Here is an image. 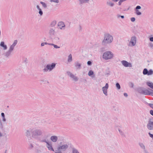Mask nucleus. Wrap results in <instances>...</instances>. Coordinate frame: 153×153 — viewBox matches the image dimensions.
Instances as JSON below:
<instances>
[{"instance_id": "f257e3e1", "label": "nucleus", "mask_w": 153, "mask_h": 153, "mask_svg": "<svg viewBox=\"0 0 153 153\" xmlns=\"http://www.w3.org/2000/svg\"><path fill=\"white\" fill-rule=\"evenodd\" d=\"M42 130L36 128H30L27 129L25 132V136L28 138L31 137L36 140L43 135Z\"/></svg>"}, {"instance_id": "f03ea898", "label": "nucleus", "mask_w": 153, "mask_h": 153, "mask_svg": "<svg viewBox=\"0 0 153 153\" xmlns=\"http://www.w3.org/2000/svg\"><path fill=\"white\" fill-rule=\"evenodd\" d=\"M113 40V36L110 34L106 33L104 34V39L102 42L103 45H106L111 43Z\"/></svg>"}, {"instance_id": "7ed1b4c3", "label": "nucleus", "mask_w": 153, "mask_h": 153, "mask_svg": "<svg viewBox=\"0 0 153 153\" xmlns=\"http://www.w3.org/2000/svg\"><path fill=\"white\" fill-rule=\"evenodd\" d=\"M69 144H63L62 142L60 143V145H59L57 148L56 151L61 152L65 151L68 148Z\"/></svg>"}, {"instance_id": "20e7f679", "label": "nucleus", "mask_w": 153, "mask_h": 153, "mask_svg": "<svg viewBox=\"0 0 153 153\" xmlns=\"http://www.w3.org/2000/svg\"><path fill=\"white\" fill-rule=\"evenodd\" d=\"M113 56V54L111 52L107 51L103 53L102 58L105 60H108L112 58Z\"/></svg>"}, {"instance_id": "39448f33", "label": "nucleus", "mask_w": 153, "mask_h": 153, "mask_svg": "<svg viewBox=\"0 0 153 153\" xmlns=\"http://www.w3.org/2000/svg\"><path fill=\"white\" fill-rule=\"evenodd\" d=\"M56 65V64L54 63H53L51 64H48L45 68L43 69V71L44 72H47L48 70L51 71L55 68Z\"/></svg>"}, {"instance_id": "423d86ee", "label": "nucleus", "mask_w": 153, "mask_h": 153, "mask_svg": "<svg viewBox=\"0 0 153 153\" xmlns=\"http://www.w3.org/2000/svg\"><path fill=\"white\" fill-rule=\"evenodd\" d=\"M143 73L145 75H152L153 74V70L152 69H150L148 71L146 68H145L143 69Z\"/></svg>"}, {"instance_id": "0eeeda50", "label": "nucleus", "mask_w": 153, "mask_h": 153, "mask_svg": "<svg viewBox=\"0 0 153 153\" xmlns=\"http://www.w3.org/2000/svg\"><path fill=\"white\" fill-rule=\"evenodd\" d=\"M67 73L68 75L69 76L71 79L72 80L76 82L78 80V78L75 75L73 74L72 73L69 71H67Z\"/></svg>"}, {"instance_id": "6e6552de", "label": "nucleus", "mask_w": 153, "mask_h": 153, "mask_svg": "<svg viewBox=\"0 0 153 153\" xmlns=\"http://www.w3.org/2000/svg\"><path fill=\"white\" fill-rule=\"evenodd\" d=\"M55 29L54 28L50 27L49 30V34L51 39L55 34Z\"/></svg>"}, {"instance_id": "1a4fd4ad", "label": "nucleus", "mask_w": 153, "mask_h": 153, "mask_svg": "<svg viewBox=\"0 0 153 153\" xmlns=\"http://www.w3.org/2000/svg\"><path fill=\"white\" fill-rule=\"evenodd\" d=\"M122 64L125 67H132V65L131 63H129L125 60H123L121 61Z\"/></svg>"}, {"instance_id": "9d476101", "label": "nucleus", "mask_w": 153, "mask_h": 153, "mask_svg": "<svg viewBox=\"0 0 153 153\" xmlns=\"http://www.w3.org/2000/svg\"><path fill=\"white\" fill-rule=\"evenodd\" d=\"M108 88V83L105 84V86L102 88V90L103 94L106 96L108 95L107 89Z\"/></svg>"}, {"instance_id": "9b49d317", "label": "nucleus", "mask_w": 153, "mask_h": 153, "mask_svg": "<svg viewBox=\"0 0 153 153\" xmlns=\"http://www.w3.org/2000/svg\"><path fill=\"white\" fill-rule=\"evenodd\" d=\"M147 128L149 130L153 129V122L149 120L147 125Z\"/></svg>"}, {"instance_id": "f8f14e48", "label": "nucleus", "mask_w": 153, "mask_h": 153, "mask_svg": "<svg viewBox=\"0 0 153 153\" xmlns=\"http://www.w3.org/2000/svg\"><path fill=\"white\" fill-rule=\"evenodd\" d=\"M141 8V7L139 5L137 6L136 8H135V13L137 15H140L141 14V13L138 10V9H140Z\"/></svg>"}, {"instance_id": "ddd939ff", "label": "nucleus", "mask_w": 153, "mask_h": 153, "mask_svg": "<svg viewBox=\"0 0 153 153\" xmlns=\"http://www.w3.org/2000/svg\"><path fill=\"white\" fill-rule=\"evenodd\" d=\"M46 147L49 150L53 152H54L55 151L53 149L52 143H51L48 142L46 144Z\"/></svg>"}, {"instance_id": "4468645a", "label": "nucleus", "mask_w": 153, "mask_h": 153, "mask_svg": "<svg viewBox=\"0 0 153 153\" xmlns=\"http://www.w3.org/2000/svg\"><path fill=\"white\" fill-rule=\"evenodd\" d=\"M58 26L59 27V28L61 29H64L65 25L63 22H60L58 23Z\"/></svg>"}, {"instance_id": "2eb2a0df", "label": "nucleus", "mask_w": 153, "mask_h": 153, "mask_svg": "<svg viewBox=\"0 0 153 153\" xmlns=\"http://www.w3.org/2000/svg\"><path fill=\"white\" fill-rule=\"evenodd\" d=\"M136 41V38L135 36H133L131 38L130 43H131L133 46L135 45Z\"/></svg>"}, {"instance_id": "dca6fc26", "label": "nucleus", "mask_w": 153, "mask_h": 153, "mask_svg": "<svg viewBox=\"0 0 153 153\" xmlns=\"http://www.w3.org/2000/svg\"><path fill=\"white\" fill-rule=\"evenodd\" d=\"M58 137L57 136L55 135L52 136L51 137L50 140L53 142H56L58 140Z\"/></svg>"}, {"instance_id": "f3484780", "label": "nucleus", "mask_w": 153, "mask_h": 153, "mask_svg": "<svg viewBox=\"0 0 153 153\" xmlns=\"http://www.w3.org/2000/svg\"><path fill=\"white\" fill-rule=\"evenodd\" d=\"M81 64L79 63L78 61L76 62H75V66L77 69H80L81 68Z\"/></svg>"}, {"instance_id": "a211bd4d", "label": "nucleus", "mask_w": 153, "mask_h": 153, "mask_svg": "<svg viewBox=\"0 0 153 153\" xmlns=\"http://www.w3.org/2000/svg\"><path fill=\"white\" fill-rule=\"evenodd\" d=\"M12 52V51L9 49L7 51L4 53L3 54L6 57H8L10 55Z\"/></svg>"}, {"instance_id": "6ab92c4d", "label": "nucleus", "mask_w": 153, "mask_h": 153, "mask_svg": "<svg viewBox=\"0 0 153 153\" xmlns=\"http://www.w3.org/2000/svg\"><path fill=\"white\" fill-rule=\"evenodd\" d=\"M150 89H149V90H148L144 88L143 94L149 95L150 91Z\"/></svg>"}, {"instance_id": "aec40b11", "label": "nucleus", "mask_w": 153, "mask_h": 153, "mask_svg": "<svg viewBox=\"0 0 153 153\" xmlns=\"http://www.w3.org/2000/svg\"><path fill=\"white\" fill-rule=\"evenodd\" d=\"M106 4L108 6L111 7H113L114 5V3L109 0H108L107 1Z\"/></svg>"}, {"instance_id": "412c9836", "label": "nucleus", "mask_w": 153, "mask_h": 153, "mask_svg": "<svg viewBox=\"0 0 153 153\" xmlns=\"http://www.w3.org/2000/svg\"><path fill=\"white\" fill-rule=\"evenodd\" d=\"M0 46L3 48V49L4 50H6L7 49V46L4 44V42H1Z\"/></svg>"}, {"instance_id": "4be33fe9", "label": "nucleus", "mask_w": 153, "mask_h": 153, "mask_svg": "<svg viewBox=\"0 0 153 153\" xmlns=\"http://www.w3.org/2000/svg\"><path fill=\"white\" fill-rule=\"evenodd\" d=\"M143 89L144 88L140 87L137 88V91L139 93L143 94Z\"/></svg>"}, {"instance_id": "5701e85b", "label": "nucleus", "mask_w": 153, "mask_h": 153, "mask_svg": "<svg viewBox=\"0 0 153 153\" xmlns=\"http://www.w3.org/2000/svg\"><path fill=\"white\" fill-rule=\"evenodd\" d=\"M52 41L53 42H59V38L58 37H55L54 38H53V37H52Z\"/></svg>"}, {"instance_id": "b1692460", "label": "nucleus", "mask_w": 153, "mask_h": 153, "mask_svg": "<svg viewBox=\"0 0 153 153\" xmlns=\"http://www.w3.org/2000/svg\"><path fill=\"white\" fill-rule=\"evenodd\" d=\"M147 85L151 89H153V83L151 82H146Z\"/></svg>"}, {"instance_id": "393cba45", "label": "nucleus", "mask_w": 153, "mask_h": 153, "mask_svg": "<svg viewBox=\"0 0 153 153\" xmlns=\"http://www.w3.org/2000/svg\"><path fill=\"white\" fill-rule=\"evenodd\" d=\"M79 4H82L84 3L88 2L89 0H79Z\"/></svg>"}, {"instance_id": "a878e982", "label": "nucleus", "mask_w": 153, "mask_h": 153, "mask_svg": "<svg viewBox=\"0 0 153 153\" xmlns=\"http://www.w3.org/2000/svg\"><path fill=\"white\" fill-rule=\"evenodd\" d=\"M1 116L2 117V120L3 122H5L6 121V119L5 118L4 114L2 112L1 114Z\"/></svg>"}, {"instance_id": "bb28decb", "label": "nucleus", "mask_w": 153, "mask_h": 153, "mask_svg": "<svg viewBox=\"0 0 153 153\" xmlns=\"http://www.w3.org/2000/svg\"><path fill=\"white\" fill-rule=\"evenodd\" d=\"M41 146H39L36 150V153H42V150L41 149Z\"/></svg>"}, {"instance_id": "cd10ccee", "label": "nucleus", "mask_w": 153, "mask_h": 153, "mask_svg": "<svg viewBox=\"0 0 153 153\" xmlns=\"http://www.w3.org/2000/svg\"><path fill=\"white\" fill-rule=\"evenodd\" d=\"M139 145L144 150L146 149L144 145L142 143H139Z\"/></svg>"}, {"instance_id": "c85d7f7f", "label": "nucleus", "mask_w": 153, "mask_h": 153, "mask_svg": "<svg viewBox=\"0 0 153 153\" xmlns=\"http://www.w3.org/2000/svg\"><path fill=\"white\" fill-rule=\"evenodd\" d=\"M72 61V56L71 54H70L68 57V62H71Z\"/></svg>"}, {"instance_id": "c756f323", "label": "nucleus", "mask_w": 153, "mask_h": 153, "mask_svg": "<svg viewBox=\"0 0 153 153\" xmlns=\"http://www.w3.org/2000/svg\"><path fill=\"white\" fill-rule=\"evenodd\" d=\"M56 21H53L52 22H51V25H50V27H54L55 25L56 24Z\"/></svg>"}, {"instance_id": "7c9ffc66", "label": "nucleus", "mask_w": 153, "mask_h": 153, "mask_svg": "<svg viewBox=\"0 0 153 153\" xmlns=\"http://www.w3.org/2000/svg\"><path fill=\"white\" fill-rule=\"evenodd\" d=\"M72 153H79L78 150L75 148H72Z\"/></svg>"}, {"instance_id": "2f4dec72", "label": "nucleus", "mask_w": 153, "mask_h": 153, "mask_svg": "<svg viewBox=\"0 0 153 153\" xmlns=\"http://www.w3.org/2000/svg\"><path fill=\"white\" fill-rule=\"evenodd\" d=\"M116 86L117 89L119 90L120 89V86L119 83L117 82L116 83Z\"/></svg>"}, {"instance_id": "473e14b6", "label": "nucleus", "mask_w": 153, "mask_h": 153, "mask_svg": "<svg viewBox=\"0 0 153 153\" xmlns=\"http://www.w3.org/2000/svg\"><path fill=\"white\" fill-rule=\"evenodd\" d=\"M15 47V46H14L12 45L10 46L9 49L13 51L14 50Z\"/></svg>"}, {"instance_id": "72a5a7b5", "label": "nucleus", "mask_w": 153, "mask_h": 153, "mask_svg": "<svg viewBox=\"0 0 153 153\" xmlns=\"http://www.w3.org/2000/svg\"><path fill=\"white\" fill-rule=\"evenodd\" d=\"M40 3L42 5V6L44 7L45 8L47 7L46 4L45 3L42 1H41Z\"/></svg>"}, {"instance_id": "f704fd0d", "label": "nucleus", "mask_w": 153, "mask_h": 153, "mask_svg": "<svg viewBox=\"0 0 153 153\" xmlns=\"http://www.w3.org/2000/svg\"><path fill=\"white\" fill-rule=\"evenodd\" d=\"M50 45H51L53 46L55 48H60V47L59 46H58L57 45H55L53 44L52 43Z\"/></svg>"}, {"instance_id": "c9c22d12", "label": "nucleus", "mask_w": 153, "mask_h": 153, "mask_svg": "<svg viewBox=\"0 0 153 153\" xmlns=\"http://www.w3.org/2000/svg\"><path fill=\"white\" fill-rule=\"evenodd\" d=\"M93 74L94 72L91 70L89 71L88 74V75L90 76H91L93 75Z\"/></svg>"}, {"instance_id": "e433bc0d", "label": "nucleus", "mask_w": 153, "mask_h": 153, "mask_svg": "<svg viewBox=\"0 0 153 153\" xmlns=\"http://www.w3.org/2000/svg\"><path fill=\"white\" fill-rule=\"evenodd\" d=\"M59 114H62V115L63 116V117L64 118H66V116H65L64 115V114L63 113V111H59Z\"/></svg>"}, {"instance_id": "4c0bfd02", "label": "nucleus", "mask_w": 153, "mask_h": 153, "mask_svg": "<svg viewBox=\"0 0 153 153\" xmlns=\"http://www.w3.org/2000/svg\"><path fill=\"white\" fill-rule=\"evenodd\" d=\"M150 91L149 95H151L153 96V90L151 89H150Z\"/></svg>"}, {"instance_id": "58836bf2", "label": "nucleus", "mask_w": 153, "mask_h": 153, "mask_svg": "<svg viewBox=\"0 0 153 153\" xmlns=\"http://www.w3.org/2000/svg\"><path fill=\"white\" fill-rule=\"evenodd\" d=\"M34 147L32 143H30L29 146L30 149H32Z\"/></svg>"}, {"instance_id": "ea45409f", "label": "nucleus", "mask_w": 153, "mask_h": 153, "mask_svg": "<svg viewBox=\"0 0 153 153\" xmlns=\"http://www.w3.org/2000/svg\"><path fill=\"white\" fill-rule=\"evenodd\" d=\"M129 85L130 87L131 88H133L134 84L132 82H130L129 83Z\"/></svg>"}, {"instance_id": "a19ab883", "label": "nucleus", "mask_w": 153, "mask_h": 153, "mask_svg": "<svg viewBox=\"0 0 153 153\" xmlns=\"http://www.w3.org/2000/svg\"><path fill=\"white\" fill-rule=\"evenodd\" d=\"M18 42V41L17 40H15L14 41L13 43V45L15 46L17 44Z\"/></svg>"}, {"instance_id": "79ce46f5", "label": "nucleus", "mask_w": 153, "mask_h": 153, "mask_svg": "<svg viewBox=\"0 0 153 153\" xmlns=\"http://www.w3.org/2000/svg\"><path fill=\"white\" fill-rule=\"evenodd\" d=\"M40 141L41 142H45L47 144V143H48V142L47 141V140L45 139H44L42 140H40Z\"/></svg>"}, {"instance_id": "37998d69", "label": "nucleus", "mask_w": 153, "mask_h": 153, "mask_svg": "<svg viewBox=\"0 0 153 153\" xmlns=\"http://www.w3.org/2000/svg\"><path fill=\"white\" fill-rule=\"evenodd\" d=\"M39 14L40 16H42V15L43 13L42 11V10L41 9L39 10Z\"/></svg>"}, {"instance_id": "c03bdc74", "label": "nucleus", "mask_w": 153, "mask_h": 153, "mask_svg": "<svg viewBox=\"0 0 153 153\" xmlns=\"http://www.w3.org/2000/svg\"><path fill=\"white\" fill-rule=\"evenodd\" d=\"M50 1L51 2H54L56 3H58L59 2V0H51Z\"/></svg>"}, {"instance_id": "a18cd8bd", "label": "nucleus", "mask_w": 153, "mask_h": 153, "mask_svg": "<svg viewBox=\"0 0 153 153\" xmlns=\"http://www.w3.org/2000/svg\"><path fill=\"white\" fill-rule=\"evenodd\" d=\"M117 17L118 18H119L120 17L122 19H123V18H124V16H121L119 14H118L117 15Z\"/></svg>"}, {"instance_id": "49530a36", "label": "nucleus", "mask_w": 153, "mask_h": 153, "mask_svg": "<svg viewBox=\"0 0 153 153\" xmlns=\"http://www.w3.org/2000/svg\"><path fill=\"white\" fill-rule=\"evenodd\" d=\"M131 20L132 22H134L135 20V18L134 17H132L131 18Z\"/></svg>"}, {"instance_id": "de8ad7c7", "label": "nucleus", "mask_w": 153, "mask_h": 153, "mask_svg": "<svg viewBox=\"0 0 153 153\" xmlns=\"http://www.w3.org/2000/svg\"><path fill=\"white\" fill-rule=\"evenodd\" d=\"M105 48H101L100 50V51L101 52H103L104 51H105Z\"/></svg>"}, {"instance_id": "09e8293b", "label": "nucleus", "mask_w": 153, "mask_h": 153, "mask_svg": "<svg viewBox=\"0 0 153 153\" xmlns=\"http://www.w3.org/2000/svg\"><path fill=\"white\" fill-rule=\"evenodd\" d=\"M118 131L120 133V134L121 135H123V132L121 130H120V129H118Z\"/></svg>"}, {"instance_id": "8fccbe9b", "label": "nucleus", "mask_w": 153, "mask_h": 153, "mask_svg": "<svg viewBox=\"0 0 153 153\" xmlns=\"http://www.w3.org/2000/svg\"><path fill=\"white\" fill-rule=\"evenodd\" d=\"M87 64L88 65H91L92 64V62L91 61H88L87 62Z\"/></svg>"}, {"instance_id": "3c124183", "label": "nucleus", "mask_w": 153, "mask_h": 153, "mask_svg": "<svg viewBox=\"0 0 153 153\" xmlns=\"http://www.w3.org/2000/svg\"><path fill=\"white\" fill-rule=\"evenodd\" d=\"M148 134L151 137L153 138V134H151L150 132H149Z\"/></svg>"}, {"instance_id": "603ef678", "label": "nucleus", "mask_w": 153, "mask_h": 153, "mask_svg": "<svg viewBox=\"0 0 153 153\" xmlns=\"http://www.w3.org/2000/svg\"><path fill=\"white\" fill-rule=\"evenodd\" d=\"M149 39L150 41L153 42V37H150Z\"/></svg>"}, {"instance_id": "864d4df0", "label": "nucleus", "mask_w": 153, "mask_h": 153, "mask_svg": "<svg viewBox=\"0 0 153 153\" xmlns=\"http://www.w3.org/2000/svg\"><path fill=\"white\" fill-rule=\"evenodd\" d=\"M150 114L153 116V110H151L150 111Z\"/></svg>"}, {"instance_id": "5fc2aeb1", "label": "nucleus", "mask_w": 153, "mask_h": 153, "mask_svg": "<svg viewBox=\"0 0 153 153\" xmlns=\"http://www.w3.org/2000/svg\"><path fill=\"white\" fill-rule=\"evenodd\" d=\"M109 74V71H107L105 73V75H107V76H108V75Z\"/></svg>"}, {"instance_id": "6e6d98bb", "label": "nucleus", "mask_w": 153, "mask_h": 153, "mask_svg": "<svg viewBox=\"0 0 153 153\" xmlns=\"http://www.w3.org/2000/svg\"><path fill=\"white\" fill-rule=\"evenodd\" d=\"M149 105L153 109V104L150 103L149 104Z\"/></svg>"}, {"instance_id": "4d7b16f0", "label": "nucleus", "mask_w": 153, "mask_h": 153, "mask_svg": "<svg viewBox=\"0 0 153 153\" xmlns=\"http://www.w3.org/2000/svg\"><path fill=\"white\" fill-rule=\"evenodd\" d=\"M123 2L121 0H120L118 2L119 5H120L121 4V3Z\"/></svg>"}, {"instance_id": "13d9d810", "label": "nucleus", "mask_w": 153, "mask_h": 153, "mask_svg": "<svg viewBox=\"0 0 153 153\" xmlns=\"http://www.w3.org/2000/svg\"><path fill=\"white\" fill-rule=\"evenodd\" d=\"M54 152L55 153H63L62 152H61L58 151L56 150L54 151Z\"/></svg>"}, {"instance_id": "bf43d9fd", "label": "nucleus", "mask_w": 153, "mask_h": 153, "mask_svg": "<svg viewBox=\"0 0 153 153\" xmlns=\"http://www.w3.org/2000/svg\"><path fill=\"white\" fill-rule=\"evenodd\" d=\"M144 153H149V152L146 149L144 150Z\"/></svg>"}, {"instance_id": "052dcab7", "label": "nucleus", "mask_w": 153, "mask_h": 153, "mask_svg": "<svg viewBox=\"0 0 153 153\" xmlns=\"http://www.w3.org/2000/svg\"><path fill=\"white\" fill-rule=\"evenodd\" d=\"M44 43L45 44V45H51V44L52 43H47V42H44Z\"/></svg>"}, {"instance_id": "680f3d73", "label": "nucleus", "mask_w": 153, "mask_h": 153, "mask_svg": "<svg viewBox=\"0 0 153 153\" xmlns=\"http://www.w3.org/2000/svg\"><path fill=\"white\" fill-rule=\"evenodd\" d=\"M41 82H46V80H45V79H42L40 80Z\"/></svg>"}, {"instance_id": "e2e57ef3", "label": "nucleus", "mask_w": 153, "mask_h": 153, "mask_svg": "<svg viewBox=\"0 0 153 153\" xmlns=\"http://www.w3.org/2000/svg\"><path fill=\"white\" fill-rule=\"evenodd\" d=\"M124 96L126 97H128V94L126 93H124Z\"/></svg>"}, {"instance_id": "0e129e2a", "label": "nucleus", "mask_w": 153, "mask_h": 153, "mask_svg": "<svg viewBox=\"0 0 153 153\" xmlns=\"http://www.w3.org/2000/svg\"><path fill=\"white\" fill-rule=\"evenodd\" d=\"M36 8L38 10H39L41 9L38 5H37L36 6Z\"/></svg>"}, {"instance_id": "69168bd1", "label": "nucleus", "mask_w": 153, "mask_h": 153, "mask_svg": "<svg viewBox=\"0 0 153 153\" xmlns=\"http://www.w3.org/2000/svg\"><path fill=\"white\" fill-rule=\"evenodd\" d=\"M44 45H45V44L44 43V42L42 43L41 44V46H42V47L44 46Z\"/></svg>"}, {"instance_id": "338daca9", "label": "nucleus", "mask_w": 153, "mask_h": 153, "mask_svg": "<svg viewBox=\"0 0 153 153\" xmlns=\"http://www.w3.org/2000/svg\"><path fill=\"white\" fill-rule=\"evenodd\" d=\"M150 46L151 47H153V44H152V43H150Z\"/></svg>"}, {"instance_id": "774afa93", "label": "nucleus", "mask_w": 153, "mask_h": 153, "mask_svg": "<svg viewBox=\"0 0 153 153\" xmlns=\"http://www.w3.org/2000/svg\"><path fill=\"white\" fill-rule=\"evenodd\" d=\"M111 0L113 1L116 2L117 1H118L119 0Z\"/></svg>"}]
</instances>
